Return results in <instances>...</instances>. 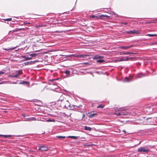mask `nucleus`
I'll list each match as a JSON object with an SVG mask.
<instances>
[{"label": "nucleus", "mask_w": 157, "mask_h": 157, "mask_svg": "<svg viewBox=\"0 0 157 157\" xmlns=\"http://www.w3.org/2000/svg\"><path fill=\"white\" fill-rule=\"evenodd\" d=\"M12 19V18H8V19H5L4 20H6V21H11Z\"/></svg>", "instance_id": "f704fd0d"}, {"label": "nucleus", "mask_w": 157, "mask_h": 157, "mask_svg": "<svg viewBox=\"0 0 157 157\" xmlns=\"http://www.w3.org/2000/svg\"><path fill=\"white\" fill-rule=\"evenodd\" d=\"M84 129L86 130L90 131L91 130V128L90 127H88L86 126H85L84 127Z\"/></svg>", "instance_id": "412c9836"}, {"label": "nucleus", "mask_w": 157, "mask_h": 157, "mask_svg": "<svg viewBox=\"0 0 157 157\" xmlns=\"http://www.w3.org/2000/svg\"><path fill=\"white\" fill-rule=\"evenodd\" d=\"M5 73L4 72L2 71H0V75H1Z\"/></svg>", "instance_id": "c9c22d12"}, {"label": "nucleus", "mask_w": 157, "mask_h": 157, "mask_svg": "<svg viewBox=\"0 0 157 157\" xmlns=\"http://www.w3.org/2000/svg\"><path fill=\"white\" fill-rule=\"evenodd\" d=\"M4 82H0V84H3V83Z\"/></svg>", "instance_id": "4c0bfd02"}, {"label": "nucleus", "mask_w": 157, "mask_h": 157, "mask_svg": "<svg viewBox=\"0 0 157 157\" xmlns=\"http://www.w3.org/2000/svg\"><path fill=\"white\" fill-rule=\"evenodd\" d=\"M128 110V109L126 107L120 108L118 109V111H124Z\"/></svg>", "instance_id": "f8f14e48"}, {"label": "nucleus", "mask_w": 157, "mask_h": 157, "mask_svg": "<svg viewBox=\"0 0 157 157\" xmlns=\"http://www.w3.org/2000/svg\"><path fill=\"white\" fill-rule=\"evenodd\" d=\"M10 77H11L13 78H17L18 77V75L17 74H16L15 75H10Z\"/></svg>", "instance_id": "a878e982"}, {"label": "nucleus", "mask_w": 157, "mask_h": 157, "mask_svg": "<svg viewBox=\"0 0 157 157\" xmlns=\"http://www.w3.org/2000/svg\"><path fill=\"white\" fill-rule=\"evenodd\" d=\"M86 56V55L79 54L77 55V57L78 58H85Z\"/></svg>", "instance_id": "dca6fc26"}, {"label": "nucleus", "mask_w": 157, "mask_h": 157, "mask_svg": "<svg viewBox=\"0 0 157 157\" xmlns=\"http://www.w3.org/2000/svg\"><path fill=\"white\" fill-rule=\"evenodd\" d=\"M24 58H25V59L26 60H30L32 58V56H31L30 54L27 56H25V57H24Z\"/></svg>", "instance_id": "9b49d317"}, {"label": "nucleus", "mask_w": 157, "mask_h": 157, "mask_svg": "<svg viewBox=\"0 0 157 157\" xmlns=\"http://www.w3.org/2000/svg\"><path fill=\"white\" fill-rule=\"evenodd\" d=\"M103 58V56H95L94 57L93 59H102Z\"/></svg>", "instance_id": "4468645a"}, {"label": "nucleus", "mask_w": 157, "mask_h": 157, "mask_svg": "<svg viewBox=\"0 0 157 157\" xmlns=\"http://www.w3.org/2000/svg\"><path fill=\"white\" fill-rule=\"evenodd\" d=\"M36 54H35V53L30 54L31 56H32V58H33V57H34V56H36Z\"/></svg>", "instance_id": "72a5a7b5"}, {"label": "nucleus", "mask_w": 157, "mask_h": 157, "mask_svg": "<svg viewBox=\"0 0 157 157\" xmlns=\"http://www.w3.org/2000/svg\"><path fill=\"white\" fill-rule=\"evenodd\" d=\"M104 107V105H98L97 107V108H103Z\"/></svg>", "instance_id": "c85d7f7f"}, {"label": "nucleus", "mask_w": 157, "mask_h": 157, "mask_svg": "<svg viewBox=\"0 0 157 157\" xmlns=\"http://www.w3.org/2000/svg\"><path fill=\"white\" fill-rule=\"evenodd\" d=\"M36 119L35 117H30L29 118H27L26 120H24V121H36Z\"/></svg>", "instance_id": "1a4fd4ad"}, {"label": "nucleus", "mask_w": 157, "mask_h": 157, "mask_svg": "<svg viewBox=\"0 0 157 157\" xmlns=\"http://www.w3.org/2000/svg\"><path fill=\"white\" fill-rule=\"evenodd\" d=\"M90 17L92 18H94L96 19H98L99 18V17L98 16H95L94 15H91Z\"/></svg>", "instance_id": "a211bd4d"}, {"label": "nucleus", "mask_w": 157, "mask_h": 157, "mask_svg": "<svg viewBox=\"0 0 157 157\" xmlns=\"http://www.w3.org/2000/svg\"><path fill=\"white\" fill-rule=\"evenodd\" d=\"M97 61L98 63H102L105 61V60L103 59L97 60Z\"/></svg>", "instance_id": "bb28decb"}, {"label": "nucleus", "mask_w": 157, "mask_h": 157, "mask_svg": "<svg viewBox=\"0 0 157 157\" xmlns=\"http://www.w3.org/2000/svg\"><path fill=\"white\" fill-rule=\"evenodd\" d=\"M138 151L139 152H144L146 153H147L149 151V150L147 148L145 149L144 147H140L138 149Z\"/></svg>", "instance_id": "7ed1b4c3"}, {"label": "nucleus", "mask_w": 157, "mask_h": 157, "mask_svg": "<svg viewBox=\"0 0 157 157\" xmlns=\"http://www.w3.org/2000/svg\"><path fill=\"white\" fill-rule=\"evenodd\" d=\"M134 46L132 44L130 46H121V48L125 50L127 49L130 48L132 47H133Z\"/></svg>", "instance_id": "0eeeda50"}, {"label": "nucleus", "mask_w": 157, "mask_h": 157, "mask_svg": "<svg viewBox=\"0 0 157 157\" xmlns=\"http://www.w3.org/2000/svg\"><path fill=\"white\" fill-rule=\"evenodd\" d=\"M19 29L17 28L13 30L12 33H13L14 32H16L18 31H20L21 30L23 29Z\"/></svg>", "instance_id": "6ab92c4d"}, {"label": "nucleus", "mask_w": 157, "mask_h": 157, "mask_svg": "<svg viewBox=\"0 0 157 157\" xmlns=\"http://www.w3.org/2000/svg\"><path fill=\"white\" fill-rule=\"evenodd\" d=\"M97 115V113H94L91 114L89 116V118H93V117H95V116H96Z\"/></svg>", "instance_id": "f3484780"}, {"label": "nucleus", "mask_w": 157, "mask_h": 157, "mask_svg": "<svg viewBox=\"0 0 157 157\" xmlns=\"http://www.w3.org/2000/svg\"><path fill=\"white\" fill-rule=\"evenodd\" d=\"M115 114L117 116H121L122 115V113H121V112L118 113H116Z\"/></svg>", "instance_id": "cd10ccee"}, {"label": "nucleus", "mask_w": 157, "mask_h": 157, "mask_svg": "<svg viewBox=\"0 0 157 157\" xmlns=\"http://www.w3.org/2000/svg\"><path fill=\"white\" fill-rule=\"evenodd\" d=\"M138 77H139V78H141V77H142V76H140V75H139L138 76Z\"/></svg>", "instance_id": "a19ab883"}, {"label": "nucleus", "mask_w": 157, "mask_h": 157, "mask_svg": "<svg viewBox=\"0 0 157 157\" xmlns=\"http://www.w3.org/2000/svg\"><path fill=\"white\" fill-rule=\"evenodd\" d=\"M13 83L16 84V82H15V83L13 82Z\"/></svg>", "instance_id": "79ce46f5"}, {"label": "nucleus", "mask_w": 157, "mask_h": 157, "mask_svg": "<svg viewBox=\"0 0 157 157\" xmlns=\"http://www.w3.org/2000/svg\"><path fill=\"white\" fill-rule=\"evenodd\" d=\"M33 62L32 61H30L25 63L24 64L26 65H28L29 64H31L33 63Z\"/></svg>", "instance_id": "5701e85b"}, {"label": "nucleus", "mask_w": 157, "mask_h": 157, "mask_svg": "<svg viewBox=\"0 0 157 157\" xmlns=\"http://www.w3.org/2000/svg\"><path fill=\"white\" fill-rule=\"evenodd\" d=\"M0 137H4L5 138H7L8 137H11L12 136V135H2L0 134Z\"/></svg>", "instance_id": "ddd939ff"}, {"label": "nucleus", "mask_w": 157, "mask_h": 157, "mask_svg": "<svg viewBox=\"0 0 157 157\" xmlns=\"http://www.w3.org/2000/svg\"><path fill=\"white\" fill-rule=\"evenodd\" d=\"M129 59L128 57H126L122 58L120 59L117 60L116 61L117 62H121L123 61H126Z\"/></svg>", "instance_id": "423d86ee"}, {"label": "nucleus", "mask_w": 157, "mask_h": 157, "mask_svg": "<svg viewBox=\"0 0 157 157\" xmlns=\"http://www.w3.org/2000/svg\"><path fill=\"white\" fill-rule=\"evenodd\" d=\"M16 74H17L18 75V76L20 75H21L22 73V70H18L17 71L15 72Z\"/></svg>", "instance_id": "2eb2a0df"}, {"label": "nucleus", "mask_w": 157, "mask_h": 157, "mask_svg": "<svg viewBox=\"0 0 157 157\" xmlns=\"http://www.w3.org/2000/svg\"><path fill=\"white\" fill-rule=\"evenodd\" d=\"M122 132H124L125 133H126V131L125 130H123Z\"/></svg>", "instance_id": "58836bf2"}, {"label": "nucleus", "mask_w": 157, "mask_h": 157, "mask_svg": "<svg viewBox=\"0 0 157 157\" xmlns=\"http://www.w3.org/2000/svg\"><path fill=\"white\" fill-rule=\"evenodd\" d=\"M64 73H65L68 76L70 75V71L69 70H67L64 71Z\"/></svg>", "instance_id": "4be33fe9"}, {"label": "nucleus", "mask_w": 157, "mask_h": 157, "mask_svg": "<svg viewBox=\"0 0 157 157\" xmlns=\"http://www.w3.org/2000/svg\"><path fill=\"white\" fill-rule=\"evenodd\" d=\"M136 53H133L132 52H122L121 53V55H128V54H135Z\"/></svg>", "instance_id": "9d476101"}, {"label": "nucleus", "mask_w": 157, "mask_h": 157, "mask_svg": "<svg viewBox=\"0 0 157 157\" xmlns=\"http://www.w3.org/2000/svg\"><path fill=\"white\" fill-rule=\"evenodd\" d=\"M128 34H138L139 33V32L136 30L134 29L130 31H128L126 32Z\"/></svg>", "instance_id": "20e7f679"}, {"label": "nucleus", "mask_w": 157, "mask_h": 157, "mask_svg": "<svg viewBox=\"0 0 157 157\" xmlns=\"http://www.w3.org/2000/svg\"><path fill=\"white\" fill-rule=\"evenodd\" d=\"M100 18H103L105 17H109L106 15H101L100 16Z\"/></svg>", "instance_id": "393cba45"}, {"label": "nucleus", "mask_w": 157, "mask_h": 157, "mask_svg": "<svg viewBox=\"0 0 157 157\" xmlns=\"http://www.w3.org/2000/svg\"><path fill=\"white\" fill-rule=\"evenodd\" d=\"M68 137L69 138H71V139H74V140H77L78 139H82L83 138L82 137H79V136H68Z\"/></svg>", "instance_id": "6e6552de"}, {"label": "nucleus", "mask_w": 157, "mask_h": 157, "mask_svg": "<svg viewBox=\"0 0 157 157\" xmlns=\"http://www.w3.org/2000/svg\"><path fill=\"white\" fill-rule=\"evenodd\" d=\"M14 49V48H5V49H4V50H13V49Z\"/></svg>", "instance_id": "2f4dec72"}, {"label": "nucleus", "mask_w": 157, "mask_h": 157, "mask_svg": "<svg viewBox=\"0 0 157 157\" xmlns=\"http://www.w3.org/2000/svg\"><path fill=\"white\" fill-rule=\"evenodd\" d=\"M58 102H61V104L60 105V106L64 108H67V107L69 106V101L67 100L63 101V100H58Z\"/></svg>", "instance_id": "f257e3e1"}, {"label": "nucleus", "mask_w": 157, "mask_h": 157, "mask_svg": "<svg viewBox=\"0 0 157 157\" xmlns=\"http://www.w3.org/2000/svg\"><path fill=\"white\" fill-rule=\"evenodd\" d=\"M73 55H70L67 56V57H70L71 56H73Z\"/></svg>", "instance_id": "e433bc0d"}, {"label": "nucleus", "mask_w": 157, "mask_h": 157, "mask_svg": "<svg viewBox=\"0 0 157 157\" xmlns=\"http://www.w3.org/2000/svg\"><path fill=\"white\" fill-rule=\"evenodd\" d=\"M147 36H149L153 37V36H157V34H148L146 35Z\"/></svg>", "instance_id": "aec40b11"}, {"label": "nucleus", "mask_w": 157, "mask_h": 157, "mask_svg": "<svg viewBox=\"0 0 157 157\" xmlns=\"http://www.w3.org/2000/svg\"><path fill=\"white\" fill-rule=\"evenodd\" d=\"M133 80L132 77V76H130L129 77H126L124 81V82H129L132 81Z\"/></svg>", "instance_id": "39448f33"}, {"label": "nucleus", "mask_w": 157, "mask_h": 157, "mask_svg": "<svg viewBox=\"0 0 157 157\" xmlns=\"http://www.w3.org/2000/svg\"><path fill=\"white\" fill-rule=\"evenodd\" d=\"M41 121H46L47 119L44 118H40Z\"/></svg>", "instance_id": "7c9ffc66"}, {"label": "nucleus", "mask_w": 157, "mask_h": 157, "mask_svg": "<svg viewBox=\"0 0 157 157\" xmlns=\"http://www.w3.org/2000/svg\"><path fill=\"white\" fill-rule=\"evenodd\" d=\"M54 121L52 120L51 119L49 118L48 119H47L46 121V122H52V121Z\"/></svg>", "instance_id": "c756f323"}, {"label": "nucleus", "mask_w": 157, "mask_h": 157, "mask_svg": "<svg viewBox=\"0 0 157 157\" xmlns=\"http://www.w3.org/2000/svg\"><path fill=\"white\" fill-rule=\"evenodd\" d=\"M84 117H85V115H84V114H83V116H82V118H83Z\"/></svg>", "instance_id": "ea45409f"}, {"label": "nucleus", "mask_w": 157, "mask_h": 157, "mask_svg": "<svg viewBox=\"0 0 157 157\" xmlns=\"http://www.w3.org/2000/svg\"><path fill=\"white\" fill-rule=\"evenodd\" d=\"M48 149V148L46 145H41L39 146L38 150L41 151H46Z\"/></svg>", "instance_id": "f03ea898"}, {"label": "nucleus", "mask_w": 157, "mask_h": 157, "mask_svg": "<svg viewBox=\"0 0 157 157\" xmlns=\"http://www.w3.org/2000/svg\"><path fill=\"white\" fill-rule=\"evenodd\" d=\"M121 113H122V114H122L121 115H126L128 114V112L127 111H125L124 112H121Z\"/></svg>", "instance_id": "b1692460"}, {"label": "nucleus", "mask_w": 157, "mask_h": 157, "mask_svg": "<svg viewBox=\"0 0 157 157\" xmlns=\"http://www.w3.org/2000/svg\"><path fill=\"white\" fill-rule=\"evenodd\" d=\"M56 137L59 138H63V139H64L65 137L64 136H57Z\"/></svg>", "instance_id": "473e14b6"}]
</instances>
